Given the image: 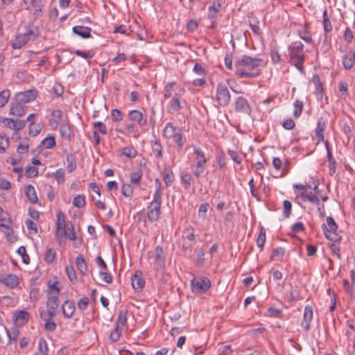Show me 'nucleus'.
I'll list each match as a JSON object with an SVG mask.
<instances>
[{
    "label": "nucleus",
    "mask_w": 355,
    "mask_h": 355,
    "mask_svg": "<svg viewBox=\"0 0 355 355\" xmlns=\"http://www.w3.org/2000/svg\"><path fill=\"white\" fill-rule=\"evenodd\" d=\"M67 168L69 173L73 172L76 168V162L72 155H67Z\"/></svg>",
    "instance_id": "a19ab883"
},
{
    "label": "nucleus",
    "mask_w": 355,
    "mask_h": 355,
    "mask_svg": "<svg viewBox=\"0 0 355 355\" xmlns=\"http://www.w3.org/2000/svg\"><path fill=\"white\" fill-rule=\"evenodd\" d=\"M56 217L57 221L55 236L57 241L60 243L62 239L67 236L66 228L68 227V222L66 223L64 214L62 211H60L57 214Z\"/></svg>",
    "instance_id": "423d86ee"
},
{
    "label": "nucleus",
    "mask_w": 355,
    "mask_h": 355,
    "mask_svg": "<svg viewBox=\"0 0 355 355\" xmlns=\"http://www.w3.org/2000/svg\"><path fill=\"white\" fill-rule=\"evenodd\" d=\"M323 26L325 33H329L332 29L331 23L327 16V10H324L323 12Z\"/></svg>",
    "instance_id": "de8ad7c7"
},
{
    "label": "nucleus",
    "mask_w": 355,
    "mask_h": 355,
    "mask_svg": "<svg viewBox=\"0 0 355 355\" xmlns=\"http://www.w3.org/2000/svg\"><path fill=\"white\" fill-rule=\"evenodd\" d=\"M55 257V250L53 248H49L46 250L44 255V260L46 263H52Z\"/></svg>",
    "instance_id": "473e14b6"
},
{
    "label": "nucleus",
    "mask_w": 355,
    "mask_h": 355,
    "mask_svg": "<svg viewBox=\"0 0 355 355\" xmlns=\"http://www.w3.org/2000/svg\"><path fill=\"white\" fill-rule=\"evenodd\" d=\"M175 85V82H171L166 85L164 87V98H168L172 96V91L173 86Z\"/></svg>",
    "instance_id": "680f3d73"
},
{
    "label": "nucleus",
    "mask_w": 355,
    "mask_h": 355,
    "mask_svg": "<svg viewBox=\"0 0 355 355\" xmlns=\"http://www.w3.org/2000/svg\"><path fill=\"white\" fill-rule=\"evenodd\" d=\"M37 97V91L35 89H30L22 92H19L16 94L15 101L21 104L25 105L32 101H34Z\"/></svg>",
    "instance_id": "9b49d317"
},
{
    "label": "nucleus",
    "mask_w": 355,
    "mask_h": 355,
    "mask_svg": "<svg viewBox=\"0 0 355 355\" xmlns=\"http://www.w3.org/2000/svg\"><path fill=\"white\" fill-rule=\"evenodd\" d=\"M303 110V103L302 101L297 99L294 102V111H293V115L295 117H299Z\"/></svg>",
    "instance_id": "a18cd8bd"
},
{
    "label": "nucleus",
    "mask_w": 355,
    "mask_h": 355,
    "mask_svg": "<svg viewBox=\"0 0 355 355\" xmlns=\"http://www.w3.org/2000/svg\"><path fill=\"white\" fill-rule=\"evenodd\" d=\"M40 318L44 322L52 320V318L56 315L55 313L50 311L49 309H47L46 311L42 310V311H40Z\"/></svg>",
    "instance_id": "c03bdc74"
},
{
    "label": "nucleus",
    "mask_w": 355,
    "mask_h": 355,
    "mask_svg": "<svg viewBox=\"0 0 355 355\" xmlns=\"http://www.w3.org/2000/svg\"><path fill=\"white\" fill-rule=\"evenodd\" d=\"M51 119L49 120V125L53 128H56L58 126L62 116V112L60 110L56 109L51 111Z\"/></svg>",
    "instance_id": "aec40b11"
},
{
    "label": "nucleus",
    "mask_w": 355,
    "mask_h": 355,
    "mask_svg": "<svg viewBox=\"0 0 355 355\" xmlns=\"http://www.w3.org/2000/svg\"><path fill=\"white\" fill-rule=\"evenodd\" d=\"M145 284V280L142 277L141 272H136L132 277V288L137 292L142 290Z\"/></svg>",
    "instance_id": "dca6fc26"
},
{
    "label": "nucleus",
    "mask_w": 355,
    "mask_h": 355,
    "mask_svg": "<svg viewBox=\"0 0 355 355\" xmlns=\"http://www.w3.org/2000/svg\"><path fill=\"white\" fill-rule=\"evenodd\" d=\"M65 269L68 278L72 283H74L77 280L74 268L71 266H67Z\"/></svg>",
    "instance_id": "8fccbe9b"
},
{
    "label": "nucleus",
    "mask_w": 355,
    "mask_h": 355,
    "mask_svg": "<svg viewBox=\"0 0 355 355\" xmlns=\"http://www.w3.org/2000/svg\"><path fill=\"white\" fill-rule=\"evenodd\" d=\"M209 279L205 276L194 277L191 281V291L197 294L204 293L211 287Z\"/></svg>",
    "instance_id": "39448f33"
},
{
    "label": "nucleus",
    "mask_w": 355,
    "mask_h": 355,
    "mask_svg": "<svg viewBox=\"0 0 355 355\" xmlns=\"http://www.w3.org/2000/svg\"><path fill=\"white\" fill-rule=\"evenodd\" d=\"M41 128L40 125L35 123H31L29 125V134L33 136H36L40 133Z\"/></svg>",
    "instance_id": "774afa93"
},
{
    "label": "nucleus",
    "mask_w": 355,
    "mask_h": 355,
    "mask_svg": "<svg viewBox=\"0 0 355 355\" xmlns=\"http://www.w3.org/2000/svg\"><path fill=\"white\" fill-rule=\"evenodd\" d=\"M38 351L40 355H48L49 348L46 340L40 338L38 341Z\"/></svg>",
    "instance_id": "2f4dec72"
},
{
    "label": "nucleus",
    "mask_w": 355,
    "mask_h": 355,
    "mask_svg": "<svg viewBox=\"0 0 355 355\" xmlns=\"http://www.w3.org/2000/svg\"><path fill=\"white\" fill-rule=\"evenodd\" d=\"M76 263L78 269L83 275L87 272V266L85 260L82 254H78L76 258Z\"/></svg>",
    "instance_id": "a878e982"
},
{
    "label": "nucleus",
    "mask_w": 355,
    "mask_h": 355,
    "mask_svg": "<svg viewBox=\"0 0 355 355\" xmlns=\"http://www.w3.org/2000/svg\"><path fill=\"white\" fill-rule=\"evenodd\" d=\"M89 304V299L87 297H83L78 301V308L80 310L84 311L87 309Z\"/></svg>",
    "instance_id": "69168bd1"
},
{
    "label": "nucleus",
    "mask_w": 355,
    "mask_h": 355,
    "mask_svg": "<svg viewBox=\"0 0 355 355\" xmlns=\"http://www.w3.org/2000/svg\"><path fill=\"white\" fill-rule=\"evenodd\" d=\"M221 2L220 0H214L213 4L208 8V18L211 21L210 27L214 28L216 26L217 13L220 10Z\"/></svg>",
    "instance_id": "9d476101"
},
{
    "label": "nucleus",
    "mask_w": 355,
    "mask_h": 355,
    "mask_svg": "<svg viewBox=\"0 0 355 355\" xmlns=\"http://www.w3.org/2000/svg\"><path fill=\"white\" fill-rule=\"evenodd\" d=\"M193 154L195 155L196 161H205L207 160L203 151L200 148H194Z\"/></svg>",
    "instance_id": "0e129e2a"
},
{
    "label": "nucleus",
    "mask_w": 355,
    "mask_h": 355,
    "mask_svg": "<svg viewBox=\"0 0 355 355\" xmlns=\"http://www.w3.org/2000/svg\"><path fill=\"white\" fill-rule=\"evenodd\" d=\"M179 128L175 127L171 123H168L164 129V136L167 139H171Z\"/></svg>",
    "instance_id": "c85d7f7f"
},
{
    "label": "nucleus",
    "mask_w": 355,
    "mask_h": 355,
    "mask_svg": "<svg viewBox=\"0 0 355 355\" xmlns=\"http://www.w3.org/2000/svg\"><path fill=\"white\" fill-rule=\"evenodd\" d=\"M169 107L171 110V112L175 113L178 112L181 108V103L180 98L178 94H175L173 98L171 99Z\"/></svg>",
    "instance_id": "bb28decb"
},
{
    "label": "nucleus",
    "mask_w": 355,
    "mask_h": 355,
    "mask_svg": "<svg viewBox=\"0 0 355 355\" xmlns=\"http://www.w3.org/2000/svg\"><path fill=\"white\" fill-rule=\"evenodd\" d=\"M283 206H284V215L286 218H288L291 215L292 204L289 200H285L284 201Z\"/></svg>",
    "instance_id": "338daca9"
},
{
    "label": "nucleus",
    "mask_w": 355,
    "mask_h": 355,
    "mask_svg": "<svg viewBox=\"0 0 355 355\" xmlns=\"http://www.w3.org/2000/svg\"><path fill=\"white\" fill-rule=\"evenodd\" d=\"M209 207V205L208 203L201 204L198 209V216L202 219L206 218Z\"/></svg>",
    "instance_id": "bf43d9fd"
},
{
    "label": "nucleus",
    "mask_w": 355,
    "mask_h": 355,
    "mask_svg": "<svg viewBox=\"0 0 355 355\" xmlns=\"http://www.w3.org/2000/svg\"><path fill=\"white\" fill-rule=\"evenodd\" d=\"M61 137L69 141L71 139V129L68 123H62L60 128Z\"/></svg>",
    "instance_id": "c756f323"
},
{
    "label": "nucleus",
    "mask_w": 355,
    "mask_h": 355,
    "mask_svg": "<svg viewBox=\"0 0 355 355\" xmlns=\"http://www.w3.org/2000/svg\"><path fill=\"white\" fill-rule=\"evenodd\" d=\"M298 35L302 40L308 44H311L313 42L311 34L305 28L302 31H299Z\"/></svg>",
    "instance_id": "37998d69"
},
{
    "label": "nucleus",
    "mask_w": 355,
    "mask_h": 355,
    "mask_svg": "<svg viewBox=\"0 0 355 355\" xmlns=\"http://www.w3.org/2000/svg\"><path fill=\"white\" fill-rule=\"evenodd\" d=\"M285 254V250L284 248L282 247H279L277 248L273 249L272 254L270 256V260H274L277 257H282Z\"/></svg>",
    "instance_id": "4d7b16f0"
},
{
    "label": "nucleus",
    "mask_w": 355,
    "mask_h": 355,
    "mask_svg": "<svg viewBox=\"0 0 355 355\" xmlns=\"http://www.w3.org/2000/svg\"><path fill=\"white\" fill-rule=\"evenodd\" d=\"M161 205L162 199L157 198H153V200L148 205L147 216L150 222L158 220L161 214Z\"/></svg>",
    "instance_id": "6e6552de"
},
{
    "label": "nucleus",
    "mask_w": 355,
    "mask_h": 355,
    "mask_svg": "<svg viewBox=\"0 0 355 355\" xmlns=\"http://www.w3.org/2000/svg\"><path fill=\"white\" fill-rule=\"evenodd\" d=\"M25 194L28 200L31 203H36L37 202V196L36 194L34 187L31 184H28L25 189Z\"/></svg>",
    "instance_id": "b1692460"
},
{
    "label": "nucleus",
    "mask_w": 355,
    "mask_h": 355,
    "mask_svg": "<svg viewBox=\"0 0 355 355\" xmlns=\"http://www.w3.org/2000/svg\"><path fill=\"white\" fill-rule=\"evenodd\" d=\"M304 44L300 41L291 43L288 46V55L291 63L293 64L302 73H304L303 63L305 60V55L303 52Z\"/></svg>",
    "instance_id": "f03ea898"
},
{
    "label": "nucleus",
    "mask_w": 355,
    "mask_h": 355,
    "mask_svg": "<svg viewBox=\"0 0 355 355\" xmlns=\"http://www.w3.org/2000/svg\"><path fill=\"white\" fill-rule=\"evenodd\" d=\"M25 105L21 104L19 102L16 101L14 103L10 110V114L15 115L16 116H22L25 114Z\"/></svg>",
    "instance_id": "412c9836"
},
{
    "label": "nucleus",
    "mask_w": 355,
    "mask_h": 355,
    "mask_svg": "<svg viewBox=\"0 0 355 355\" xmlns=\"http://www.w3.org/2000/svg\"><path fill=\"white\" fill-rule=\"evenodd\" d=\"M191 175L189 173L184 172L181 175V181L185 189H189L191 186Z\"/></svg>",
    "instance_id": "603ef678"
},
{
    "label": "nucleus",
    "mask_w": 355,
    "mask_h": 355,
    "mask_svg": "<svg viewBox=\"0 0 355 355\" xmlns=\"http://www.w3.org/2000/svg\"><path fill=\"white\" fill-rule=\"evenodd\" d=\"M111 118L114 122L121 121L123 119V114L119 110L114 109L111 112Z\"/></svg>",
    "instance_id": "052dcab7"
},
{
    "label": "nucleus",
    "mask_w": 355,
    "mask_h": 355,
    "mask_svg": "<svg viewBox=\"0 0 355 355\" xmlns=\"http://www.w3.org/2000/svg\"><path fill=\"white\" fill-rule=\"evenodd\" d=\"M293 188L299 190V196L303 201H309L316 205H320V200L316 195L307 193V186L302 184H294Z\"/></svg>",
    "instance_id": "1a4fd4ad"
},
{
    "label": "nucleus",
    "mask_w": 355,
    "mask_h": 355,
    "mask_svg": "<svg viewBox=\"0 0 355 355\" xmlns=\"http://www.w3.org/2000/svg\"><path fill=\"white\" fill-rule=\"evenodd\" d=\"M30 9L33 10L35 15H40L44 8L42 0H31Z\"/></svg>",
    "instance_id": "393cba45"
},
{
    "label": "nucleus",
    "mask_w": 355,
    "mask_h": 355,
    "mask_svg": "<svg viewBox=\"0 0 355 355\" xmlns=\"http://www.w3.org/2000/svg\"><path fill=\"white\" fill-rule=\"evenodd\" d=\"M38 174L37 168L35 166H28L25 171V175L27 178H34Z\"/></svg>",
    "instance_id": "e2e57ef3"
},
{
    "label": "nucleus",
    "mask_w": 355,
    "mask_h": 355,
    "mask_svg": "<svg viewBox=\"0 0 355 355\" xmlns=\"http://www.w3.org/2000/svg\"><path fill=\"white\" fill-rule=\"evenodd\" d=\"M171 139H173V141L177 144L178 148L179 149L182 148V147L184 144V142H185V139H184V137H183V133H182V129H178L177 132L174 135V136Z\"/></svg>",
    "instance_id": "cd10ccee"
},
{
    "label": "nucleus",
    "mask_w": 355,
    "mask_h": 355,
    "mask_svg": "<svg viewBox=\"0 0 355 355\" xmlns=\"http://www.w3.org/2000/svg\"><path fill=\"white\" fill-rule=\"evenodd\" d=\"M121 193L125 197H130L133 193V188L130 184H123L121 187Z\"/></svg>",
    "instance_id": "6e6d98bb"
},
{
    "label": "nucleus",
    "mask_w": 355,
    "mask_h": 355,
    "mask_svg": "<svg viewBox=\"0 0 355 355\" xmlns=\"http://www.w3.org/2000/svg\"><path fill=\"white\" fill-rule=\"evenodd\" d=\"M266 238V230L263 227H261L257 239V245L261 249V250H262L263 248Z\"/></svg>",
    "instance_id": "f704fd0d"
},
{
    "label": "nucleus",
    "mask_w": 355,
    "mask_h": 355,
    "mask_svg": "<svg viewBox=\"0 0 355 355\" xmlns=\"http://www.w3.org/2000/svg\"><path fill=\"white\" fill-rule=\"evenodd\" d=\"M216 101L222 107L229 105L231 100V95L227 87L223 83H219L216 88Z\"/></svg>",
    "instance_id": "0eeeda50"
},
{
    "label": "nucleus",
    "mask_w": 355,
    "mask_h": 355,
    "mask_svg": "<svg viewBox=\"0 0 355 355\" xmlns=\"http://www.w3.org/2000/svg\"><path fill=\"white\" fill-rule=\"evenodd\" d=\"M4 233L6 236L8 241H10V243H14L17 241V236L14 235V231L12 228V226L6 228L4 230Z\"/></svg>",
    "instance_id": "5fc2aeb1"
},
{
    "label": "nucleus",
    "mask_w": 355,
    "mask_h": 355,
    "mask_svg": "<svg viewBox=\"0 0 355 355\" xmlns=\"http://www.w3.org/2000/svg\"><path fill=\"white\" fill-rule=\"evenodd\" d=\"M73 205L78 208H83L85 205V197L84 195H77L73 199Z\"/></svg>",
    "instance_id": "58836bf2"
},
{
    "label": "nucleus",
    "mask_w": 355,
    "mask_h": 355,
    "mask_svg": "<svg viewBox=\"0 0 355 355\" xmlns=\"http://www.w3.org/2000/svg\"><path fill=\"white\" fill-rule=\"evenodd\" d=\"M164 181L167 187L171 186L174 181V175L171 170L165 168L163 171Z\"/></svg>",
    "instance_id": "7c9ffc66"
},
{
    "label": "nucleus",
    "mask_w": 355,
    "mask_h": 355,
    "mask_svg": "<svg viewBox=\"0 0 355 355\" xmlns=\"http://www.w3.org/2000/svg\"><path fill=\"white\" fill-rule=\"evenodd\" d=\"M128 118L134 122L137 123L140 127H144L147 124L146 116L143 112L137 110H133L129 112Z\"/></svg>",
    "instance_id": "ddd939ff"
},
{
    "label": "nucleus",
    "mask_w": 355,
    "mask_h": 355,
    "mask_svg": "<svg viewBox=\"0 0 355 355\" xmlns=\"http://www.w3.org/2000/svg\"><path fill=\"white\" fill-rule=\"evenodd\" d=\"M235 110L237 112L242 113L250 116L252 113V109L247 99L240 96L238 97L235 102Z\"/></svg>",
    "instance_id": "f8f14e48"
},
{
    "label": "nucleus",
    "mask_w": 355,
    "mask_h": 355,
    "mask_svg": "<svg viewBox=\"0 0 355 355\" xmlns=\"http://www.w3.org/2000/svg\"><path fill=\"white\" fill-rule=\"evenodd\" d=\"M62 313L65 318H70L75 311V305L73 302L67 300L62 306Z\"/></svg>",
    "instance_id": "6ab92c4d"
},
{
    "label": "nucleus",
    "mask_w": 355,
    "mask_h": 355,
    "mask_svg": "<svg viewBox=\"0 0 355 355\" xmlns=\"http://www.w3.org/2000/svg\"><path fill=\"white\" fill-rule=\"evenodd\" d=\"M327 225H322V229L326 238L334 243L340 241L341 236L336 233L338 225L331 216L327 217Z\"/></svg>",
    "instance_id": "20e7f679"
},
{
    "label": "nucleus",
    "mask_w": 355,
    "mask_h": 355,
    "mask_svg": "<svg viewBox=\"0 0 355 355\" xmlns=\"http://www.w3.org/2000/svg\"><path fill=\"white\" fill-rule=\"evenodd\" d=\"M8 146V137L5 135H0V153H4Z\"/></svg>",
    "instance_id": "3c124183"
},
{
    "label": "nucleus",
    "mask_w": 355,
    "mask_h": 355,
    "mask_svg": "<svg viewBox=\"0 0 355 355\" xmlns=\"http://www.w3.org/2000/svg\"><path fill=\"white\" fill-rule=\"evenodd\" d=\"M343 65L345 69H351L354 67V62L352 61L350 53L345 55L343 58Z\"/></svg>",
    "instance_id": "09e8293b"
},
{
    "label": "nucleus",
    "mask_w": 355,
    "mask_h": 355,
    "mask_svg": "<svg viewBox=\"0 0 355 355\" xmlns=\"http://www.w3.org/2000/svg\"><path fill=\"white\" fill-rule=\"evenodd\" d=\"M127 322V311H121L119 313L117 322L116 324V327L123 328Z\"/></svg>",
    "instance_id": "72a5a7b5"
},
{
    "label": "nucleus",
    "mask_w": 355,
    "mask_h": 355,
    "mask_svg": "<svg viewBox=\"0 0 355 355\" xmlns=\"http://www.w3.org/2000/svg\"><path fill=\"white\" fill-rule=\"evenodd\" d=\"M42 145L46 148L51 149L55 146V139L53 136H49L42 141Z\"/></svg>",
    "instance_id": "e433bc0d"
},
{
    "label": "nucleus",
    "mask_w": 355,
    "mask_h": 355,
    "mask_svg": "<svg viewBox=\"0 0 355 355\" xmlns=\"http://www.w3.org/2000/svg\"><path fill=\"white\" fill-rule=\"evenodd\" d=\"M123 154L130 158H133L137 155V150L134 147H125L123 148Z\"/></svg>",
    "instance_id": "13d9d810"
},
{
    "label": "nucleus",
    "mask_w": 355,
    "mask_h": 355,
    "mask_svg": "<svg viewBox=\"0 0 355 355\" xmlns=\"http://www.w3.org/2000/svg\"><path fill=\"white\" fill-rule=\"evenodd\" d=\"M54 178L58 184L63 183L65 180V173L64 169H58L54 173Z\"/></svg>",
    "instance_id": "864d4df0"
},
{
    "label": "nucleus",
    "mask_w": 355,
    "mask_h": 355,
    "mask_svg": "<svg viewBox=\"0 0 355 355\" xmlns=\"http://www.w3.org/2000/svg\"><path fill=\"white\" fill-rule=\"evenodd\" d=\"M326 127V121L323 117L319 118L317 123V127L315 130V136L318 141H324V131Z\"/></svg>",
    "instance_id": "a211bd4d"
},
{
    "label": "nucleus",
    "mask_w": 355,
    "mask_h": 355,
    "mask_svg": "<svg viewBox=\"0 0 355 355\" xmlns=\"http://www.w3.org/2000/svg\"><path fill=\"white\" fill-rule=\"evenodd\" d=\"M312 80L315 86L316 92L320 95H322L323 87L320 76L318 75H314L313 76Z\"/></svg>",
    "instance_id": "ea45409f"
},
{
    "label": "nucleus",
    "mask_w": 355,
    "mask_h": 355,
    "mask_svg": "<svg viewBox=\"0 0 355 355\" xmlns=\"http://www.w3.org/2000/svg\"><path fill=\"white\" fill-rule=\"evenodd\" d=\"M0 282L9 287L10 288H14L17 287L19 284L18 277L12 274L0 277Z\"/></svg>",
    "instance_id": "2eb2a0df"
},
{
    "label": "nucleus",
    "mask_w": 355,
    "mask_h": 355,
    "mask_svg": "<svg viewBox=\"0 0 355 355\" xmlns=\"http://www.w3.org/2000/svg\"><path fill=\"white\" fill-rule=\"evenodd\" d=\"M10 96L9 89H3L0 92V107H3L8 101Z\"/></svg>",
    "instance_id": "4c0bfd02"
},
{
    "label": "nucleus",
    "mask_w": 355,
    "mask_h": 355,
    "mask_svg": "<svg viewBox=\"0 0 355 355\" xmlns=\"http://www.w3.org/2000/svg\"><path fill=\"white\" fill-rule=\"evenodd\" d=\"M263 62L261 58H252L244 55L235 60V74L239 78H256L261 74V72L259 71L255 72L251 71L257 69L258 67L263 65Z\"/></svg>",
    "instance_id": "f257e3e1"
},
{
    "label": "nucleus",
    "mask_w": 355,
    "mask_h": 355,
    "mask_svg": "<svg viewBox=\"0 0 355 355\" xmlns=\"http://www.w3.org/2000/svg\"><path fill=\"white\" fill-rule=\"evenodd\" d=\"M313 319V309L310 306H306L304 308L303 320L302 322V327L304 330L307 332L310 330L311 323Z\"/></svg>",
    "instance_id": "4468645a"
},
{
    "label": "nucleus",
    "mask_w": 355,
    "mask_h": 355,
    "mask_svg": "<svg viewBox=\"0 0 355 355\" xmlns=\"http://www.w3.org/2000/svg\"><path fill=\"white\" fill-rule=\"evenodd\" d=\"M17 252L21 257V259L24 263L28 264L30 263V257L28 254L26 253L25 247H19Z\"/></svg>",
    "instance_id": "49530a36"
},
{
    "label": "nucleus",
    "mask_w": 355,
    "mask_h": 355,
    "mask_svg": "<svg viewBox=\"0 0 355 355\" xmlns=\"http://www.w3.org/2000/svg\"><path fill=\"white\" fill-rule=\"evenodd\" d=\"M152 150L155 157L159 158L162 156V146L159 141H155L152 144Z\"/></svg>",
    "instance_id": "79ce46f5"
},
{
    "label": "nucleus",
    "mask_w": 355,
    "mask_h": 355,
    "mask_svg": "<svg viewBox=\"0 0 355 355\" xmlns=\"http://www.w3.org/2000/svg\"><path fill=\"white\" fill-rule=\"evenodd\" d=\"M39 35L40 31L37 27L28 28L25 33L16 36L15 42L12 43L13 49H21L28 42L36 40Z\"/></svg>",
    "instance_id": "7ed1b4c3"
},
{
    "label": "nucleus",
    "mask_w": 355,
    "mask_h": 355,
    "mask_svg": "<svg viewBox=\"0 0 355 355\" xmlns=\"http://www.w3.org/2000/svg\"><path fill=\"white\" fill-rule=\"evenodd\" d=\"M155 264L157 270H163L165 268V257L163 248L157 246L155 250Z\"/></svg>",
    "instance_id": "f3484780"
},
{
    "label": "nucleus",
    "mask_w": 355,
    "mask_h": 355,
    "mask_svg": "<svg viewBox=\"0 0 355 355\" xmlns=\"http://www.w3.org/2000/svg\"><path fill=\"white\" fill-rule=\"evenodd\" d=\"M91 28L83 26H76L73 27V32L83 38H89L91 36Z\"/></svg>",
    "instance_id": "4be33fe9"
},
{
    "label": "nucleus",
    "mask_w": 355,
    "mask_h": 355,
    "mask_svg": "<svg viewBox=\"0 0 355 355\" xmlns=\"http://www.w3.org/2000/svg\"><path fill=\"white\" fill-rule=\"evenodd\" d=\"M58 295H54L49 297L46 302L47 309L57 314V309L58 308Z\"/></svg>",
    "instance_id": "5701e85b"
},
{
    "label": "nucleus",
    "mask_w": 355,
    "mask_h": 355,
    "mask_svg": "<svg viewBox=\"0 0 355 355\" xmlns=\"http://www.w3.org/2000/svg\"><path fill=\"white\" fill-rule=\"evenodd\" d=\"M228 155L230 156L232 159L236 164H241L243 160L242 153L239 151L228 150Z\"/></svg>",
    "instance_id": "c9c22d12"
}]
</instances>
